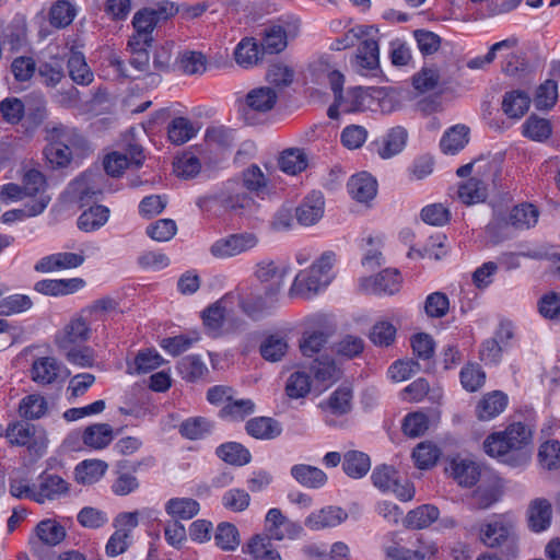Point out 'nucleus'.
Listing matches in <instances>:
<instances>
[{"mask_svg": "<svg viewBox=\"0 0 560 560\" xmlns=\"http://www.w3.org/2000/svg\"><path fill=\"white\" fill-rule=\"evenodd\" d=\"M336 254L332 250L324 252L320 257L305 270H301L294 278L289 290L290 296L312 299L325 290L334 279L332 267Z\"/></svg>", "mask_w": 560, "mask_h": 560, "instance_id": "nucleus-1", "label": "nucleus"}, {"mask_svg": "<svg viewBox=\"0 0 560 560\" xmlns=\"http://www.w3.org/2000/svg\"><path fill=\"white\" fill-rule=\"evenodd\" d=\"M464 529L467 537L476 536L488 548L506 545L514 549L517 545L515 521L510 514H499L487 522L467 524Z\"/></svg>", "mask_w": 560, "mask_h": 560, "instance_id": "nucleus-2", "label": "nucleus"}, {"mask_svg": "<svg viewBox=\"0 0 560 560\" xmlns=\"http://www.w3.org/2000/svg\"><path fill=\"white\" fill-rule=\"evenodd\" d=\"M529 429L521 423H512L504 431L489 435L483 442L485 452L492 457H504L517 452L518 457L527 460L524 448L530 443Z\"/></svg>", "mask_w": 560, "mask_h": 560, "instance_id": "nucleus-3", "label": "nucleus"}, {"mask_svg": "<svg viewBox=\"0 0 560 560\" xmlns=\"http://www.w3.org/2000/svg\"><path fill=\"white\" fill-rule=\"evenodd\" d=\"M173 14L174 7L167 1L159 3L156 8H144L136 12L132 18L135 33L128 40L129 45H151L158 24Z\"/></svg>", "mask_w": 560, "mask_h": 560, "instance_id": "nucleus-4", "label": "nucleus"}, {"mask_svg": "<svg viewBox=\"0 0 560 560\" xmlns=\"http://www.w3.org/2000/svg\"><path fill=\"white\" fill-rule=\"evenodd\" d=\"M3 436L11 446L25 447L30 454L42 455L46 450V435L43 428L25 419L12 421L3 429Z\"/></svg>", "mask_w": 560, "mask_h": 560, "instance_id": "nucleus-5", "label": "nucleus"}, {"mask_svg": "<svg viewBox=\"0 0 560 560\" xmlns=\"http://www.w3.org/2000/svg\"><path fill=\"white\" fill-rule=\"evenodd\" d=\"M78 140L75 130L65 126L52 128L49 132V143L44 150L48 162L57 167L66 166L72 155L71 145Z\"/></svg>", "mask_w": 560, "mask_h": 560, "instance_id": "nucleus-6", "label": "nucleus"}, {"mask_svg": "<svg viewBox=\"0 0 560 560\" xmlns=\"http://www.w3.org/2000/svg\"><path fill=\"white\" fill-rule=\"evenodd\" d=\"M143 160L142 147L132 140H126L120 150L105 156L104 170L106 174L117 177L128 167H140Z\"/></svg>", "mask_w": 560, "mask_h": 560, "instance_id": "nucleus-7", "label": "nucleus"}, {"mask_svg": "<svg viewBox=\"0 0 560 560\" xmlns=\"http://www.w3.org/2000/svg\"><path fill=\"white\" fill-rule=\"evenodd\" d=\"M300 21L298 19L280 20L279 24L271 25L264 31L260 42L262 54H279L288 45L289 38L298 36Z\"/></svg>", "mask_w": 560, "mask_h": 560, "instance_id": "nucleus-8", "label": "nucleus"}, {"mask_svg": "<svg viewBox=\"0 0 560 560\" xmlns=\"http://www.w3.org/2000/svg\"><path fill=\"white\" fill-rule=\"evenodd\" d=\"M92 322L83 315L81 310L74 314L69 322L57 331L55 343L58 349H70L71 346H80L86 342L92 334Z\"/></svg>", "mask_w": 560, "mask_h": 560, "instance_id": "nucleus-9", "label": "nucleus"}, {"mask_svg": "<svg viewBox=\"0 0 560 560\" xmlns=\"http://www.w3.org/2000/svg\"><path fill=\"white\" fill-rule=\"evenodd\" d=\"M105 176L98 171H89L75 178L69 185V194L80 207L89 206L97 200L104 190Z\"/></svg>", "mask_w": 560, "mask_h": 560, "instance_id": "nucleus-10", "label": "nucleus"}, {"mask_svg": "<svg viewBox=\"0 0 560 560\" xmlns=\"http://www.w3.org/2000/svg\"><path fill=\"white\" fill-rule=\"evenodd\" d=\"M258 237L254 233H235L212 243L210 254L218 259H228L255 248Z\"/></svg>", "mask_w": 560, "mask_h": 560, "instance_id": "nucleus-11", "label": "nucleus"}, {"mask_svg": "<svg viewBox=\"0 0 560 560\" xmlns=\"http://www.w3.org/2000/svg\"><path fill=\"white\" fill-rule=\"evenodd\" d=\"M246 192L240 182H228L224 189L215 199L226 210L237 215H247L256 211L258 205L254 198Z\"/></svg>", "mask_w": 560, "mask_h": 560, "instance_id": "nucleus-12", "label": "nucleus"}, {"mask_svg": "<svg viewBox=\"0 0 560 560\" xmlns=\"http://www.w3.org/2000/svg\"><path fill=\"white\" fill-rule=\"evenodd\" d=\"M371 479L376 488L384 492H393L401 501H409L415 495L413 487L409 482L401 483L398 472L393 466L375 467Z\"/></svg>", "mask_w": 560, "mask_h": 560, "instance_id": "nucleus-13", "label": "nucleus"}, {"mask_svg": "<svg viewBox=\"0 0 560 560\" xmlns=\"http://www.w3.org/2000/svg\"><path fill=\"white\" fill-rule=\"evenodd\" d=\"M290 272L287 264L277 265L273 260H262L256 265L255 276L260 282H271L266 288V294L271 299L278 298L284 279Z\"/></svg>", "mask_w": 560, "mask_h": 560, "instance_id": "nucleus-14", "label": "nucleus"}, {"mask_svg": "<svg viewBox=\"0 0 560 560\" xmlns=\"http://www.w3.org/2000/svg\"><path fill=\"white\" fill-rule=\"evenodd\" d=\"M325 317L314 315L307 318V328L300 341V349L304 357H313L318 353L328 339V334L323 329Z\"/></svg>", "mask_w": 560, "mask_h": 560, "instance_id": "nucleus-15", "label": "nucleus"}, {"mask_svg": "<svg viewBox=\"0 0 560 560\" xmlns=\"http://www.w3.org/2000/svg\"><path fill=\"white\" fill-rule=\"evenodd\" d=\"M35 489L33 501L44 504L66 494L69 491V483L56 474L44 471L38 476Z\"/></svg>", "mask_w": 560, "mask_h": 560, "instance_id": "nucleus-16", "label": "nucleus"}, {"mask_svg": "<svg viewBox=\"0 0 560 560\" xmlns=\"http://www.w3.org/2000/svg\"><path fill=\"white\" fill-rule=\"evenodd\" d=\"M552 520V505L546 498H535L529 501L526 510V521L533 533L546 532Z\"/></svg>", "mask_w": 560, "mask_h": 560, "instance_id": "nucleus-17", "label": "nucleus"}, {"mask_svg": "<svg viewBox=\"0 0 560 560\" xmlns=\"http://www.w3.org/2000/svg\"><path fill=\"white\" fill-rule=\"evenodd\" d=\"M348 518V513L340 506L328 505L312 512L305 518V526L311 530L336 527Z\"/></svg>", "mask_w": 560, "mask_h": 560, "instance_id": "nucleus-18", "label": "nucleus"}, {"mask_svg": "<svg viewBox=\"0 0 560 560\" xmlns=\"http://www.w3.org/2000/svg\"><path fill=\"white\" fill-rule=\"evenodd\" d=\"M277 101L278 93L275 89L270 86L253 89L245 97L244 114L248 115L252 112L259 114L268 113L275 107Z\"/></svg>", "mask_w": 560, "mask_h": 560, "instance_id": "nucleus-19", "label": "nucleus"}, {"mask_svg": "<svg viewBox=\"0 0 560 560\" xmlns=\"http://www.w3.org/2000/svg\"><path fill=\"white\" fill-rule=\"evenodd\" d=\"M400 283L401 278L397 269H384L375 277L365 279L363 285L371 293L393 295L399 291Z\"/></svg>", "mask_w": 560, "mask_h": 560, "instance_id": "nucleus-20", "label": "nucleus"}, {"mask_svg": "<svg viewBox=\"0 0 560 560\" xmlns=\"http://www.w3.org/2000/svg\"><path fill=\"white\" fill-rule=\"evenodd\" d=\"M376 33L374 31L371 35L360 38L362 40L354 57V66L359 70H374L380 65V48L375 38Z\"/></svg>", "mask_w": 560, "mask_h": 560, "instance_id": "nucleus-21", "label": "nucleus"}, {"mask_svg": "<svg viewBox=\"0 0 560 560\" xmlns=\"http://www.w3.org/2000/svg\"><path fill=\"white\" fill-rule=\"evenodd\" d=\"M85 285L81 278L71 279H45L37 281L34 289L45 295L60 296L78 292Z\"/></svg>", "mask_w": 560, "mask_h": 560, "instance_id": "nucleus-22", "label": "nucleus"}, {"mask_svg": "<svg viewBox=\"0 0 560 560\" xmlns=\"http://www.w3.org/2000/svg\"><path fill=\"white\" fill-rule=\"evenodd\" d=\"M324 214V198L322 192L313 191L295 209V217L300 224L308 226L315 224Z\"/></svg>", "mask_w": 560, "mask_h": 560, "instance_id": "nucleus-23", "label": "nucleus"}, {"mask_svg": "<svg viewBox=\"0 0 560 560\" xmlns=\"http://www.w3.org/2000/svg\"><path fill=\"white\" fill-rule=\"evenodd\" d=\"M290 475L299 485L307 489H320L328 481L324 470L307 464L293 465Z\"/></svg>", "mask_w": 560, "mask_h": 560, "instance_id": "nucleus-24", "label": "nucleus"}, {"mask_svg": "<svg viewBox=\"0 0 560 560\" xmlns=\"http://www.w3.org/2000/svg\"><path fill=\"white\" fill-rule=\"evenodd\" d=\"M347 189L353 199L366 202L375 197L377 183L369 173L362 172L350 177Z\"/></svg>", "mask_w": 560, "mask_h": 560, "instance_id": "nucleus-25", "label": "nucleus"}, {"mask_svg": "<svg viewBox=\"0 0 560 560\" xmlns=\"http://www.w3.org/2000/svg\"><path fill=\"white\" fill-rule=\"evenodd\" d=\"M245 430L257 440H273L282 433V425L270 417H255L246 422Z\"/></svg>", "mask_w": 560, "mask_h": 560, "instance_id": "nucleus-26", "label": "nucleus"}, {"mask_svg": "<svg viewBox=\"0 0 560 560\" xmlns=\"http://www.w3.org/2000/svg\"><path fill=\"white\" fill-rule=\"evenodd\" d=\"M353 393L349 386H339L319 407L332 416H345L352 409Z\"/></svg>", "mask_w": 560, "mask_h": 560, "instance_id": "nucleus-27", "label": "nucleus"}, {"mask_svg": "<svg viewBox=\"0 0 560 560\" xmlns=\"http://www.w3.org/2000/svg\"><path fill=\"white\" fill-rule=\"evenodd\" d=\"M539 217L538 209L532 203H521L512 208L506 220V225L515 230H528L536 225Z\"/></svg>", "mask_w": 560, "mask_h": 560, "instance_id": "nucleus-28", "label": "nucleus"}, {"mask_svg": "<svg viewBox=\"0 0 560 560\" xmlns=\"http://www.w3.org/2000/svg\"><path fill=\"white\" fill-rule=\"evenodd\" d=\"M278 298L271 300L266 293L265 295H250L240 298L238 305L241 310L252 319H260L271 313L275 308Z\"/></svg>", "mask_w": 560, "mask_h": 560, "instance_id": "nucleus-29", "label": "nucleus"}, {"mask_svg": "<svg viewBox=\"0 0 560 560\" xmlns=\"http://www.w3.org/2000/svg\"><path fill=\"white\" fill-rule=\"evenodd\" d=\"M468 141L469 128L465 125H455L444 132L440 148L444 154L454 155L463 150Z\"/></svg>", "mask_w": 560, "mask_h": 560, "instance_id": "nucleus-30", "label": "nucleus"}, {"mask_svg": "<svg viewBox=\"0 0 560 560\" xmlns=\"http://www.w3.org/2000/svg\"><path fill=\"white\" fill-rule=\"evenodd\" d=\"M114 439L113 428L108 423H94L82 433L83 444L93 450H103Z\"/></svg>", "mask_w": 560, "mask_h": 560, "instance_id": "nucleus-31", "label": "nucleus"}, {"mask_svg": "<svg viewBox=\"0 0 560 560\" xmlns=\"http://www.w3.org/2000/svg\"><path fill=\"white\" fill-rule=\"evenodd\" d=\"M109 209L102 205L90 206L78 218L77 225L83 232H94L106 224Z\"/></svg>", "mask_w": 560, "mask_h": 560, "instance_id": "nucleus-32", "label": "nucleus"}, {"mask_svg": "<svg viewBox=\"0 0 560 560\" xmlns=\"http://www.w3.org/2000/svg\"><path fill=\"white\" fill-rule=\"evenodd\" d=\"M200 511V504L192 498H172L165 503V512L175 521H187Z\"/></svg>", "mask_w": 560, "mask_h": 560, "instance_id": "nucleus-33", "label": "nucleus"}, {"mask_svg": "<svg viewBox=\"0 0 560 560\" xmlns=\"http://www.w3.org/2000/svg\"><path fill=\"white\" fill-rule=\"evenodd\" d=\"M451 475L464 487H472L480 478V467L472 460L453 459Z\"/></svg>", "mask_w": 560, "mask_h": 560, "instance_id": "nucleus-34", "label": "nucleus"}, {"mask_svg": "<svg viewBox=\"0 0 560 560\" xmlns=\"http://www.w3.org/2000/svg\"><path fill=\"white\" fill-rule=\"evenodd\" d=\"M270 539L272 538L269 534L268 536L256 535L243 547V551L255 560H281Z\"/></svg>", "mask_w": 560, "mask_h": 560, "instance_id": "nucleus-35", "label": "nucleus"}, {"mask_svg": "<svg viewBox=\"0 0 560 560\" xmlns=\"http://www.w3.org/2000/svg\"><path fill=\"white\" fill-rule=\"evenodd\" d=\"M342 469L350 478L360 479L371 469L370 456L360 451H348L343 455Z\"/></svg>", "mask_w": 560, "mask_h": 560, "instance_id": "nucleus-36", "label": "nucleus"}, {"mask_svg": "<svg viewBox=\"0 0 560 560\" xmlns=\"http://www.w3.org/2000/svg\"><path fill=\"white\" fill-rule=\"evenodd\" d=\"M408 133L405 128L397 126L392 128L383 138L378 147V154L383 159H389L399 152L406 145Z\"/></svg>", "mask_w": 560, "mask_h": 560, "instance_id": "nucleus-37", "label": "nucleus"}, {"mask_svg": "<svg viewBox=\"0 0 560 560\" xmlns=\"http://www.w3.org/2000/svg\"><path fill=\"white\" fill-rule=\"evenodd\" d=\"M262 50L254 38H243L234 51L235 61L243 68H250L261 60Z\"/></svg>", "mask_w": 560, "mask_h": 560, "instance_id": "nucleus-38", "label": "nucleus"}, {"mask_svg": "<svg viewBox=\"0 0 560 560\" xmlns=\"http://www.w3.org/2000/svg\"><path fill=\"white\" fill-rule=\"evenodd\" d=\"M529 104V96L523 91L515 90L504 94L502 109L508 117L520 119L528 110Z\"/></svg>", "mask_w": 560, "mask_h": 560, "instance_id": "nucleus-39", "label": "nucleus"}, {"mask_svg": "<svg viewBox=\"0 0 560 560\" xmlns=\"http://www.w3.org/2000/svg\"><path fill=\"white\" fill-rule=\"evenodd\" d=\"M508 405V397L502 392H493L483 397L477 406L480 420H491L500 415Z\"/></svg>", "mask_w": 560, "mask_h": 560, "instance_id": "nucleus-40", "label": "nucleus"}, {"mask_svg": "<svg viewBox=\"0 0 560 560\" xmlns=\"http://www.w3.org/2000/svg\"><path fill=\"white\" fill-rule=\"evenodd\" d=\"M215 454L223 462L235 465L244 466L252 459L249 451L237 442H226L217 447Z\"/></svg>", "mask_w": 560, "mask_h": 560, "instance_id": "nucleus-41", "label": "nucleus"}, {"mask_svg": "<svg viewBox=\"0 0 560 560\" xmlns=\"http://www.w3.org/2000/svg\"><path fill=\"white\" fill-rule=\"evenodd\" d=\"M312 388L311 374L298 370L291 373L285 382L284 392L290 399L305 398Z\"/></svg>", "mask_w": 560, "mask_h": 560, "instance_id": "nucleus-42", "label": "nucleus"}, {"mask_svg": "<svg viewBox=\"0 0 560 560\" xmlns=\"http://www.w3.org/2000/svg\"><path fill=\"white\" fill-rule=\"evenodd\" d=\"M440 515V511L435 505L423 504L408 512L405 523L406 526L413 529H422L434 523Z\"/></svg>", "mask_w": 560, "mask_h": 560, "instance_id": "nucleus-43", "label": "nucleus"}, {"mask_svg": "<svg viewBox=\"0 0 560 560\" xmlns=\"http://www.w3.org/2000/svg\"><path fill=\"white\" fill-rule=\"evenodd\" d=\"M288 349L287 339L278 334L267 336L259 346L260 355L269 362L281 361Z\"/></svg>", "mask_w": 560, "mask_h": 560, "instance_id": "nucleus-44", "label": "nucleus"}, {"mask_svg": "<svg viewBox=\"0 0 560 560\" xmlns=\"http://www.w3.org/2000/svg\"><path fill=\"white\" fill-rule=\"evenodd\" d=\"M59 364L55 358L43 357L34 361L32 365V378L36 383L51 384L59 374Z\"/></svg>", "mask_w": 560, "mask_h": 560, "instance_id": "nucleus-45", "label": "nucleus"}, {"mask_svg": "<svg viewBox=\"0 0 560 560\" xmlns=\"http://www.w3.org/2000/svg\"><path fill=\"white\" fill-rule=\"evenodd\" d=\"M68 69L70 78L77 84L89 85L94 79V74L81 51H71L68 59Z\"/></svg>", "mask_w": 560, "mask_h": 560, "instance_id": "nucleus-46", "label": "nucleus"}, {"mask_svg": "<svg viewBox=\"0 0 560 560\" xmlns=\"http://www.w3.org/2000/svg\"><path fill=\"white\" fill-rule=\"evenodd\" d=\"M107 464L100 459H88L75 467V479L79 483L92 485L106 472Z\"/></svg>", "mask_w": 560, "mask_h": 560, "instance_id": "nucleus-47", "label": "nucleus"}, {"mask_svg": "<svg viewBox=\"0 0 560 560\" xmlns=\"http://www.w3.org/2000/svg\"><path fill=\"white\" fill-rule=\"evenodd\" d=\"M445 241L446 236L442 233L432 235L422 248L411 247L408 252V257L413 258L417 256L419 258H432L439 260L447 253Z\"/></svg>", "mask_w": 560, "mask_h": 560, "instance_id": "nucleus-48", "label": "nucleus"}, {"mask_svg": "<svg viewBox=\"0 0 560 560\" xmlns=\"http://www.w3.org/2000/svg\"><path fill=\"white\" fill-rule=\"evenodd\" d=\"M50 199V196L42 195L38 199H34L26 203L24 209H13L4 212L1 217V221L3 223H13L26 217L38 215L47 208Z\"/></svg>", "mask_w": 560, "mask_h": 560, "instance_id": "nucleus-49", "label": "nucleus"}, {"mask_svg": "<svg viewBox=\"0 0 560 560\" xmlns=\"http://www.w3.org/2000/svg\"><path fill=\"white\" fill-rule=\"evenodd\" d=\"M177 371L187 382H196L208 373V368L200 355L190 354L179 360Z\"/></svg>", "mask_w": 560, "mask_h": 560, "instance_id": "nucleus-50", "label": "nucleus"}, {"mask_svg": "<svg viewBox=\"0 0 560 560\" xmlns=\"http://www.w3.org/2000/svg\"><path fill=\"white\" fill-rule=\"evenodd\" d=\"M488 196L486 184L476 177L469 178L458 188V198L465 205L483 202Z\"/></svg>", "mask_w": 560, "mask_h": 560, "instance_id": "nucleus-51", "label": "nucleus"}, {"mask_svg": "<svg viewBox=\"0 0 560 560\" xmlns=\"http://www.w3.org/2000/svg\"><path fill=\"white\" fill-rule=\"evenodd\" d=\"M197 133V129L192 122L185 117L174 118L167 128L168 139L172 143L180 145L192 139Z\"/></svg>", "mask_w": 560, "mask_h": 560, "instance_id": "nucleus-52", "label": "nucleus"}, {"mask_svg": "<svg viewBox=\"0 0 560 560\" xmlns=\"http://www.w3.org/2000/svg\"><path fill=\"white\" fill-rule=\"evenodd\" d=\"M47 410L46 399L38 394L24 397L19 405V413L25 420L39 419L46 415Z\"/></svg>", "mask_w": 560, "mask_h": 560, "instance_id": "nucleus-53", "label": "nucleus"}, {"mask_svg": "<svg viewBox=\"0 0 560 560\" xmlns=\"http://www.w3.org/2000/svg\"><path fill=\"white\" fill-rule=\"evenodd\" d=\"M279 167L282 172L295 175L307 167V156L300 149H288L279 158Z\"/></svg>", "mask_w": 560, "mask_h": 560, "instance_id": "nucleus-54", "label": "nucleus"}, {"mask_svg": "<svg viewBox=\"0 0 560 560\" xmlns=\"http://www.w3.org/2000/svg\"><path fill=\"white\" fill-rule=\"evenodd\" d=\"M223 303V300L217 301L202 312L203 325L213 337H217L220 334L223 326L225 317V306Z\"/></svg>", "mask_w": 560, "mask_h": 560, "instance_id": "nucleus-55", "label": "nucleus"}, {"mask_svg": "<svg viewBox=\"0 0 560 560\" xmlns=\"http://www.w3.org/2000/svg\"><path fill=\"white\" fill-rule=\"evenodd\" d=\"M163 362L164 359L156 350L147 349L138 352L129 370L137 374H145L160 368Z\"/></svg>", "mask_w": 560, "mask_h": 560, "instance_id": "nucleus-56", "label": "nucleus"}, {"mask_svg": "<svg viewBox=\"0 0 560 560\" xmlns=\"http://www.w3.org/2000/svg\"><path fill=\"white\" fill-rule=\"evenodd\" d=\"M240 184L244 189L248 190V192L259 196L266 190L268 179L260 167L254 164L243 172L242 182H240Z\"/></svg>", "mask_w": 560, "mask_h": 560, "instance_id": "nucleus-57", "label": "nucleus"}, {"mask_svg": "<svg viewBox=\"0 0 560 560\" xmlns=\"http://www.w3.org/2000/svg\"><path fill=\"white\" fill-rule=\"evenodd\" d=\"M211 429L212 424L209 420L202 417H194L180 423L179 433L186 439L198 440L210 433Z\"/></svg>", "mask_w": 560, "mask_h": 560, "instance_id": "nucleus-58", "label": "nucleus"}, {"mask_svg": "<svg viewBox=\"0 0 560 560\" xmlns=\"http://www.w3.org/2000/svg\"><path fill=\"white\" fill-rule=\"evenodd\" d=\"M255 411V404L250 399H230L220 410L221 418L242 420Z\"/></svg>", "mask_w": 560, "mask_h": 560, "instance_id": "nucleus-59", "label": "nucleus"}, {"mask_svg": "<svg viewBox=\"0 0 560 560\" xmlns=\"http://www.w3.org/2000/svg\"><path fill=\"white\" fill-rule=\"evenodd\" d=\"M38 538L46 545L56 546L66 537L65 528L51 520L42 521L36 526Z\"/></svg>", "mask_w": 560, "mask_h": 560, "instance_id": "nucleus-60", "label": "nucleus"}, {"mask_svg": "<svg viewBox=\"0 0 560 560\" xmlns=\"http://www.w3.org/2000/svg\"><path fill=\"white\" fill-rule=\"evenodd\" d=\"M176 65L185 74H199L206 70V58L201 52L184 51L177 57Z\"/></svg>", "mask_w": 560, "mask_h": 560, "instance_id": "nucleus-61", "label": "nucleus"}, {"mask_svg": "<svg viewBox=\"0 0 560 560\" xmlns=\"http://www.w3.org/2000/svg\"><path fill=\"white\" fill-rule=\"evenodd\" d=\"M117 302L112 298H103L96 300L91 305L82 308L83 315L88 316V318L94 325L98 322L106 320L109 313L116 311Z\"/></svg>", "mask_w": 560, "mask_h": 560, "instance_id": "nucleus-62", "label": "nucleus"}, {"mask_svg": "<svg viewBox=\"0 0 560 560\" xmlns=\"http://www.w3.org/2000/svg\"><path fill=\"white\" fill-rule=\"evenodd\" d=\"M214 540L222 550H235L240 545L238 529L231 523H220L214 534Z\"/></svg>", "mask_w": 560, "mask_h": 560, "instance_id": "nucleus-63", "label": "nucleus"}, {"mask_svg": "<svg viewBox=\"0 0 560 560\" xmlns=\"http://www.w3.org/2000/svg\"><path fill=\"white\" fill-rule=\"evenodd\" d=\"M538 458L544 468L548 470L558 469L560 467V442L549 440L542 443L539 447Z\"/></svg>", "mask_w": 560, "mask_h": 560, "instance_id": "nucleus-64", "label": "nucleus"}]
</instances>
